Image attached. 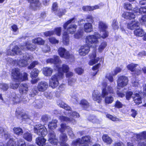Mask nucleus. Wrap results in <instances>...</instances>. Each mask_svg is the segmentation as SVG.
Wrapping results in <instances>:
<instances>
[{"label":"nucleus","mask_w":146,"mask_h":146,"mask_svg":"<svg viewBox=\"0 0 146 146\" xmlns=\"http://www.w3.org/2000/svg\"><path fill=\"white\" fill-rule=\"evenodd\" d=\"M108 26L104 22L100 21L99 23L98 28L102 35L101 36L98 33H96L94 35L87 36L86 38L85 41L86 43L89 45L97 44L98 43V39L101 38H105L107 37L108 35V32L106 31Z\"/></svg>","instance_id":"obj_1"},{"label":"nucleus","mask_w":146,"mask_h":146,"mask_svg":"<svg viewBox=\"0 0 146 146\" xmlns=\"http://www.w3.org/2000/svg\"><path fill=\"white\" fill-rule=\"evenodd\" d=\"M57 104L59 106L64 108L67 111H66L64 112L65 114L66 115L69 116L70 117L61 116H59V119L62 121H65L71 122L73 124L75 123H76V121L74 119L71 118V117H73L74 118L78 117H79V114L75 111H71V108L68 105L61 100H59L57 102Z\"/></svg>","instance_id":"obj_2"},{"label":"nucleus","mask_w":146,"mask_h":146,"mask_svg":"<svg viewBox=\"0 0 146 146\" xmlns=\"http://www.w3.org/2000/svg\"><path fill=\"white\" fill-rule=\"evenodd\" d=\"M102 96L105 98L104 101L106 104H111L113 101L114 99L112 96H108V94H113V91L112 88L110 86H107V83L104 82L102 83Z\"/></svg>","instance_id":"obj_3"},{"label":"nucleus","mask_w":146,"mask_h":146,"mask_svg":"<svg viewBox=\"0 0 146 146\" xmlns=\"http://www.w3.org/2000/svg\"><path fill=\"white\" fill-rule=\"evenodd\" d=\"M20 57L21 59L18 62L10 58L7 61L12 65H19L20 66L24 67L27 65L28 64V62H29L31 60V57L27 53L23 54V56H20Z\"/></svg>","instance_id":"obj_4"},{"label":"nucleus","mask_w":146,"mask_h":146,"mask_svg":"<svg viewBox=\"0 0 146 146\" xmlns=\"http://www.w3.org/2000/svg\"><path fill=\"white\" fill-rule=\"evenodd\" d=\"M140 4L145 6L141 7L139 9L137 7L133 9V11L137 15L145 13V14L140 20V21L142 24H144L146 23V1L141 0L139 2Z\"/></svg>","instance_id":"obj_5"},{"label":"nucleus","mask_w":146,"mask_h":146,"mask_svg":"<svg viewBox=\"0 0 146 146\" xmlns=\"http://www.w3.org/2000/svg\"><path fill=\"white\" fill-rule=\"evenodd\" d=\"M63 79V75L62 73L56 74L52 76L50 79L49 85L53 88L57 87L59 84V81Z\"/></svg>","instance_id":"obj_6"},{"label":"nucleus","mask_w":146,"mask_h":146,"mask_svg":"<svg viewBox=\"0 0 146 146\" xmlns=\"http://www.w3.org/2000/svg\"><path fill=\"white\" fill-rule=\"evenodd\" d=\"M74 17L70 19L65 23L63 25V28L64 29H67L68 32L69 33L73 34L76 31V29L77 27V26L74 24L71 25H69L68 27H67L68 25L71 23H73L74 22V20H75Z\"/></svg>","instance_id":"obj_7"},{"label":"nucleus","mask_w":146,"mask_h":146,"mask_svg":"<svg viewBox=\"0 0 146 146\" xmlns=\"http://www.w3.org/2000/svg\"><path fill=\"white\" fill-rule=\"evenodd\" d=\"M34 132L39 136H45L47 133V129L43 125H36L34 127Z\"/></svg>","instance_id":"obj_8"},{"label":"nucleus","mask_w":146,"mask_h":146,"mask_svg":"<svg viewBox=\"0 0 146 146\" xmlns=\"http://www.w3.org/2000/svg\"><path fill=\"white\" fill-rule=\"evenodd\" d=\"M6 54L7 55L14 56L15 54H19L20 56H23V54H22V51H20V48L17 46H15L12 50L7 48Z\"/></svg>","instance_id":"obj_9"},{"label":"nucleus","mask_w":146,"mask_h":146,"mask_svg":"<svg viewBox=\"0 0 146 146\" xmlns=\"http://www.w3.org/2000/svg\"><path fill=\"white\" fill-rule=\"evenodd\" d=\"M86 43L88 45H86L82 46L79 50V53L81 56H85L88 54L90 51L89 46L94 47L96 46V44H94L89 45L87 43Z\"/></svg>","instance_id":"obj_10"},{"label":"nucleus","mask_w":146,"mask_h":146,"mask_svg":"<svg viewBox=\"0 0 146 146\" xmlns=\"http://www.w3.org/2000/svg\"><path fill=\"white\" fill-rule=\"evenodd\" d=\"M128 82V80L127 77L124 76H120L117 81V88L120 89L126 86Z\"/></svg>","instance_id":"obj_11"},{"label":"nucleus","mask_w":146,"mask_h":146,"mask_svg":"<svg viewBox=\"0 0 146 146\" xmlns=\"http://www.w3.org/2000/svg\"><path fill=\"white\" fill-rule=\"evenodd\" d=\"M58 53L60 56L65 59H69L73 57V55L70 54L64 48L61 47L58 50Z\"/></svg>","instance_id":"obj_12"},{"label":"nucleus","mask_w":146,"mask_h":146,"mask_svg":"<svg viewBox=\"0 0 146 146\" xmlns=\"http://www.w3.org/2000/svg\"><path fill=\"white\" fill-rule=\"evenodd\" d=\"M121 70V69L119 67L116 68L111 73H108L106 74V77L107 78L109 81L111 82L113 81V76L116 75L118 73L120 72Z\"/></svg>","instance_id":"obj_13"},{"label":"nucleus","mask_w":146,"mask_h":146,"mask_svg":"<svg viewBox=\"0 0 146 146\" xmlns=\"http://www.w3.org/2000/svg\"><path fill=\"white\" fill-rule=\"evenodd\" d=\"M48 87V84L45 81H41L38 84L37 89L40 92H44L46 91Z\"/></svg>","instance_id":"obj_14"},{"label":"nucleus","mask_w":146,"mask_h":146,"mask_svg":"<svg viewBox=\"0 0 146 146\" xmlns=\"http://www.w3.org/2000/svg\"><path fill=\"white\" fill-rule=\"evenodd\" d=\"M140 25L139 23L136 20L130 21L127 24V28L130 30H133L138 27Z\"/></svg>","instance_id":"obj_15"},{"label":"nucleus","mask_w":146,"mask_h":146,"mask_svg":"<svg viewBox=\"0 0 146 146\" xmlns=\"http://www.w3.org/2000/svg\"><path fill=\"white\" fill-rule=\"evenodd\" d=\"M48 141L51 143L56 144L58 142V140L56 138V135L54 132L52 131H49L48 134Z\"/></svg>","instance_id":"obj_16"},{"label":"nucleus","mask_w":146,"mask_h":146,"mask_svg":"<svg viewBox=\"0 0 146 146\" xmlns=\"http://www.w3.org/2000/svg\"><path fill=\"white\" fill-rule=\"evenodd\" d=\"M60 64H58L56 65V68L58 72L57 74L62 73L63 75V78L64 77V73L67 72L69 69V68L67 65L66 64H63L62 67L60 66Z\"/></svg>","instance_id":"obj_17"},{"label":"nucleus","mask_w":146,"mask_h":146,"mask_svg":"<svg viewBox=\"0 0 146 146\" xmlns=\"http://www.w3.org/2000/svg\"><path fill=\"white\" fill-rule=\"evenodd\" d=\"M36 48V46L31 44L29 42H26L24 44L21 45L20 48L24 50H29L31 51L34 50Z\"/></svg>","instance_id":"obj_18"},{"label":"nucleus","mask_w":146,"mask_h":146,"mask_svg":"<svg viewBox=\"0 0 146 146\" xmlns=\"http://www.w3.org/2000/svg\"><path fill=\"white\" fill-rule=\"evenodd\" d=\"M90 56L91 60L89 62V64L90 65H93L94 64L97 63L99 60V58H96V50H93L92 53L90 55Z\"/></svg>","instance_id":"obj_19"},{"label":"nucleus","mask_w":146,"mask_h":146,"mask_svg":"<svg viewBox=\"0 0 146 146\" xmlns=\"http://www.w3.org/2000/svg\"><path fill=\"white\" fill-rule=\"evenodd\" d=\"M47 63H51L55 64V67H56V65L60 64L61 61L59 59V57L57 56H54V59L49 58L46 60Z\"/></svg>","instance_id":"obj_20"},{"label":"nucleus","mask_w":146,"mask_h":146,"mask_svg":"<svg viewBox=\"0 0 146 146\" xmlns=\"http://www.w3.org/2000/svg\"><path fill=\"white\" fill-rule=\"evenodd\" d=\"M19 70L17 68H14L11 71V76L13 79L18 81L20 75Z\"/></svg>","instance_id":"obj_21"},{"label":"nucleus","mask_w":146,"mask_h":146,"mask_svg":"<svg viewBox=\"0 0 146 146\" xmlns=\"http://www.w3.org/2000/svg\"><path fill=\"white\" fill-rule=\"evenodd\" d=\"M29 90V86L26 83L21 84L19 88L20 93L21 94H26Z\"/></svg>","instance_id":"obj_22"},{"label":"nucleus","mask_w":146,"mask_h":146,"mask_svg":"<svg viewBox=\"0 0 146 146\" xmlns=\"http://www.w3.org/2000/svg\"><path fill=\"white\" fill-rule=\"evenodd\" d=\"M102 94L101 96L99 92L96 90H94L92 94V98L95 100L97 101L98 103H100L102 100Z\"/></svg>","instance_id":"obj_23"},{"label":"nucleus","mask_w":146,"mask_h":146,"mask_svg":"<svg viewBox=\"0 0 146 146\" xmlns=\"http://www.w3.org/2000/svg\"><path fill=\"white\" fill-rule=\"evenodd\" d=\"M67 141V136L65 133H62L60 137V145L61 146H69L68 144L66 143Z\"/></svg>","instance_id":"obj_24"},{"label":"nucleus","mask_w":146,"mask_h":146,"mask_svg":"<svg viewBox=\"0 0 146 146\" xmlns=\"http://www.w3.org/2000/svg\"><path fill=\"white\" fill-rule=\"evenodd\" d=\"M30 7L31 9L35 10L38 9L40 6V3L38 0H34L31 2Z\"/></svg>","instance_id":"obj_25"},{"label":"nucleus","mask_w":146,"mask_h":146,"mask_svg":"<svg viewBox=\"0 0 146 146\" xmlns=\"http://www.w3.org/2000/svg\"><path fill=\"white\" fill-rule=\"evenodd\" d=\"M135 13L133 11L131 12H126L123 14L122 17L126 19H134L135 17V15L134 14Z\"/></svg>","instance_id":"obj_26"},{"label":"nucleus","mask_w":146,"mask_h":146,"mask_svg":"<svg viewBox=\"0 0 146 146\" xmlns=\"http://www.w3.org/2000/svg\"><path fill=\"white\" fill-rule=\"evenodd\" d=\"M102 139L104 143L107 145H110L113 142V140L108 135L104 134L102 137Z\"/></svg>","instance_id":"obj_27"},{"label":"nucleus","mask_w":146,"mask_h":146,"mask_svg":"<svg viewBox=\"0 0 146 146\" xmlns=\"http://www.w3.org/2000/svg\"><path fill=\"white\" fill-rule=\"evenodd\" d=\"M62 41L64 44L68 45L69 43V36L67 32H64L63 34Z\"/></svg>","instance_id":"obj_28"},{"label":"nucleus","mask_w":146,"mask_h":146,"mask_svg":"<svg viewBox=\"0 0 146 146\" xmlns=\"http://www.w3.org/2000/svg\"><path fill=\"white\" fill-rule=\"evenodd\" d=\"M52 72V69L50 68L46 67L43 69V74L46 76H51Z\"/></svg>","instance_id":"obj_29"},{"label":"nucleus","mask_w":146,"mask_h":146,"mask_svg":"<svg viewBox=\"0 0 146 146\" xmlns=\"http://www.w3.org/2000/svg\"><path fill=\"white\" fill-rule=\"evenodd\" d=\"M134 33L137 36L142 37L144 35V32L142 28H139L134 31Z\"/></svg>","instance_id":"obj_30"},{"label":"nucleus","mask_w":146,"mask_h":146,"mask_svg":"<svg viewBox=\"0 0 146 146\" xmlns=\"http://www.w3.org/2000/svg\"><path fill=\"white\" fill-rule=\"evenodd\" d=\"M46 140L43 137H38L36 140V143L39 146H42L45 145Z\"/></svg>","instance_id":"obj_31"},{"label":"nucleus","mask_w":146,"mask_h":146,"mask_svg":"<svg viewBox=\"0 0 146 146\" xmlns=\"http://www.w3.org/2000/svg\"><path fill=\"white\" fill-rule=\"evenodd\" d=\"M100 8L99 6L98 5H96L93 6H84L82 7V9L84 11H93L94 10L98 9Z\"/></svg>","instance_id":"obj_32"},{"label":"nucleus","mask_w":146,"mask_h":146,"mask_svg":"<svg viewBox=\"0 0 146 146\" xmlns=\"http://www.w3.org/2000/svg\"><path fill=\"white\" fill-rule=\"evenodd\" d=\"M84 29L86 32H90L92 31V26L90 23H86L84 25Z\"/></svg>","instance_id":"obj_33"},{"label":"nucleus","mask_w":146,"mask_h":146,"mask_svg":"<svg viewBox=\"0 0 146 146\" xmlns=\"http://www.w3.org/2000/svg\"><path fill=\"white\" fill-rule=\"evenodd\" d=\"M32 42L35 44H36L39 45L44 44V41L40 37L36 38L32 40Z\"/></svg>","instance_id":"obj_34"},{"label":"nucleus","mask_w":146,"mask_h":146,"mask_svg":"<svg viewBox=\"0 0 146 146\" xmlns=\"http://www.w3.org/2000/svg\"><path fill=\"white\" fill-rule=\"evenodd\" d=\"M57 121L56 120H52L49 122L48 125V128L50 129H53L56 128L57 127Z\"/></svg>","instance_id":"obj_35"},{"label":"nucleus","mask_w":146,"mask_h":146,"mask_svg":"<svg viewBox=\"0 0 146 146\" xmlns=\"http://www.w3.org/2000/svg\"><path fill=\"white\" fill-rule=\"evenodd\" d=\"M133 97V101L136 104H139L141 103V98L139 94H136L135 96Z\"/></svg>","instance_id":"obj_36"},{"label":"nucleus","mask_w":146,"mask_h":146,"mask_svg":"<svg viewBox=\"0 0 146 146\" xmlns=\"http://www.w3.org/2000/svg\"><path fill=\"white\" fill-rule=\"evenodd\" d=\"M14 133L17 135H22L23 132V129L20 127H15L13 129Z\"/></svg>","instance_id":"obj_37"},{"label":"nucleus","mask_w":146,"mask_h":146,"mask_svg":"<svg viewBox=\"0 0 146 146\" xmlns=\"http://www.w3.org/2000/svg\"><path fill=\"white\" fill-rule=\"evenodd\" d=\"M28 74L26 73H23L21 75V74L19 78L18 82H21L28 80Z\"/></svg>","instance_id":"obj_38"},{"label":"nucleus","mask_w":146,"mask_h":146,"mask_svg":"<svg viewBox=\"0 0 146 146\" xmlns=\"http://www.w3.org/2000/svg\"><path fill=\"white\" fill-rule=\"evenodd\" d=\"M91 137L88 135L83 137L81 139V142L87 143H89L91 141Z\"/></svg>","instance_id":"obj_39"},{"label":"nucleus","mask_w":146,"mask_h":146,"mask_svg":"<svg viewBox=\"0 0 146 146\" xmlns=\"http://www.w3.org/2000/svg\"><path fill=\"white\" fill-rule=\"evenodd\" d=\"M9 88L8 85L6 83L0 84V90L3 91H6Z\"/></svg>","instance_id":"obj_40"},{"label":"nucleus","mask_w":146,"mask_h":146,"mask_svg":"<svg viewBox=\"0 0 146 146\" xmlns=\"http://www.w3.org/2000/svg\"><path fill=\"white\" fill-rule=\"evenodd\" d=\"M80 104L84 108H86L89 106V103L85 99H83L80 101Z\"/></svg>","instance_id":"obj_41"},{"label":"nucleus","mask_w":146,"mask_h":146,"mask_svg":"<svg viewBox=\"0 0 146 146\" xmlns=\"http://www.w3.org/2000/svg\"><path fill=\"white\" fill-rule=\"evenodd\" d=\"M39 72V70L37 69H33L31 73V77L33 78H36L38 76Z\"/></svg>","instance_id":"obj_42"},{"label":"nucleus","mask_w":146,"mask_h":146,"mask_svg":"<svg viewBox=\"0 0 146 146\" xmlns=\"http://www.w3.org/2000/svg\"><path fill=\"white\" fill-rule=\"evenodd\" d=\"M107 45V44L106 42H102L99 46L98 48L99 52H101L104 50Z\"/></svg>","instance_id":"obj_43"},{"label":"nucleus","mask_w":146,"mask_h":146,"mask_svg":"<svg viewBox=\"0 0 146 146\" xmlns=\"http://www.w3.org/2000/svg\"><path fill=\"white\" fill-rule=\"evenodd\" d=\"M33 105L37 108H40L42 107V103L40 100H36L33 103Z\"/></svg>","instance_id":"obj_44"},{"label":"nucleus","mask_w":146,"mask_h":146,"mask_svg":"<svg viewBox=\"0 0 146 146\" xmlns=\"http://www.w3.org/2000/svg\"><path fill=\"white\" fill-rule=\"evenodd\" d=\"M23 137L28 141H30L32 139V135L29 133H25L23 135Z\"/></svg>","instance_id":"obj_45"},{"label":"nucleus","mask_w":146,"mask_h":146,"mask_svg":"<svg viewBox=\"0 0 146 146\" xmlns=\"http://www.w3.org/2000/svg\"><path fill=\"white\" fill-rule=\"evenodd\" d=\"M72 97L71 100L72 102L74 104L78 103V95L77 94H72L71 96Z\"/></svg>","instance_id":"obj_46"},{"label":"nucleus","mask_w":146,"mask_h":146,"mask_svg":"<svg viewBox=\"0 0 146 146\" xmlns=\"http://www.w3.org/2000/svg\"><path fill=\"white\" fill-rule=\"evenodd\" d=\"M137 138L138 139H146V131H143L140 134L137 135Z\"/></svg>","instance_id":"obj_47"},{"label":"nucleus","mask_w":146,"mask_h":146,"mask_svg":"<svg viewBox=\"0 0 146 146\" xmlns=\"http://www.w3.org/2000/svg\"><path fill=\"white\" fill-rule=\"evenodd\" d=\"M138 66L137 64H135L133 63L127 66L128 69L131 71H133L135 68Z\"/></svg>","instance_id":"obj_48"},{"label":"nucleus","mask_w":146,"mask_h":146,"mask_svg":"<svg viewBox=\"0 0 146 146\" xmlns=\"http://www.w3.org/2000/svg\"><path fill=\"white\" fill-rule=\"evenodd\" d=\"M54 35L56 34L57 35L60 36L61 34V28L60 27H57L56 28L54 31Z\"/></svg>","instance_id":"obj_49"},{"label":"nucleus","mask_w":146,"mask_h":146,"mask_svg":"<svg viewBox=\"0 0 146 146\" xmlns=\"http://www.w3.org/2000/svg\"><path fill=\"white\" fill-rule=\"evenodd\" d=\"M38 93V91L36 90V88H34L32 90L29 95L31 97H34L37 95Z\"/></svg>","instance_id":"obj_50"},{"label":"nucleus","mask_w":146,"mask_h":146,"mask_svg":"<svg viewBox=\"0 0 146 146\" xmlns=\"http://www.w3.org/2000/svg\"><path fill=\"white\" fill-rule=\"evenodd\" d=\"M19 83L16 82H13L11 83L10 86V87L13 89H16L18 88L19 85Z\"/></svg>","instance_id":"obj_51"},{"label":"nucleus","mask_w":146,"mask_h":146,"mask_svg":"<svg viewBox=\"0 0 146 146\" xmlns=\"http://www.w3.org/2000/svg\"><path fill=\"white\" fill-rule=\"evenodd\" d=\"M15 100H14L16 103H18L19 102L21 101H23L24 103H26L27 101V100L25 99V98L23 99H21L17 96H15Z\"/></svg>","instance_id":"obj_52"},{"label":"nucleus","mask_w":146,"mask_h":146,"mask_svg":"<svg viewBox=\"0 0 146 146\" xmlns=\"http://www.w3.org/2000/svg\"><path fill=\"white\" fill-rule=\"evenodd\" d=\"M81 142V139L80 138H78L75 140H74L72 142V145L73 146L77 145L78 144H80Z\"/></svg>","instance_id":"obj_53"},{"label":"nucleus","mask_w":146,"mask_h":146,"mask_svg":"<svg viewBox=\"0 0 146 146\" xmlns=\"http://www.w3.org/2000/svg\"><path fill=\"white\" fill-rule=\"evenodd\" d=\"M115 107L117 108H119L123 107V104L119 100H117L115 103Z\"/></svg>","instance_id":"obj_54"},{"label":"nucleus","mask_w":146,"mask_h":146,"mask_svg":"<svg viewBox=\"0 0 146 146\" xmlns=\"http://www.w3.org/2000/svg\"><path fill=\"white\" fill-rule=\"evenodd\" d=\"M49 40L50 42L53 44H55L56 43H58L59 42V41L56 39L54 37H51L49 38Z\"/></svg>","instance_id":"obj_55"},{"label":"nucleus","mask_w":146,"mask_h":146,"mask_svg":"<svg viewBox=\"0 0 146 146\" xmlns=\"http://www.w3.org/2000/svg\"><path fill=\"white\" fill-rule=\"evenodd\" d=\"M106 117L113 121H115L119 120V119L118 118H117L116 117H114L109 114H107L106 115Z\"/></svg>","instance_id":"obj_56"},{"label":"nucleus","mask_w":146,"mask_h":146,"mask_svg":"<svg viewBox=\"0 0 146 146\" xmlns=\"http://www.w3.org/2000/svg\"><path fill=\"white\" fill-rule=\"evenodd\" d=\"M83 35V31H78L77 33L74 35V38L76 39H78L81 38Z\"/></svg>","instance_id":"obj_57"},{"label":"nucleus","mask_w":146,"mask_h":146,"mask_svg":"<svg viewBox=\"0 0 146 146\" xmlns=\"http://www.w3.org/2000/svg\"><path fill=\"white\" fill-rule=\"evenodd\" d=\"M4 146H15V142L12 139H10L7 144Z\"/></svg>","instance_id":"obj_58"},{"label":"nucleus","mask_w":146,"mask_h":146,"mask_svg":"<svg viewBox=\"0 0 146 146\" xmlns=\"http://www.w3.org/2000/svg\"><path fill=\"white\" fill-rule=\"evenodd\" d=\"M61 128L59 129V131L61 132H64L65 130H67L66 127H69L68 126H66V124L64 123H62L60 125Z\"/></svg>","instance_id":"obj_59"},{"label":"nucleus","mask_w":146,"mask_h":146,"mask_svg":"<svg viewBox=\"0 0 146 146\" xmlns=\"http://www.w3.org/2000/svg\"><path fill=\"white\" fill-rule=\"evenodd\" d=\"M17 146H26L25 142L23 139H19L18 141Z\"/></svg>","instance_id":"obj_60"},{"label":"nucleus","mask_w":146,"mask_h":146,"mask_svg":"<svg viewBox=\"0 0 146 146\" xmlns=\"http://www.w3.org/2000/svg\"><path fill=\"white\" fill-rule=\"evenodd\" d=\"M50 119V117L47 115H44L42 116L41 117V120L44 122H46Z\"/></svg>","instance_id":"obj_61"},{"label":"nucleus","mask_w":146,"mask_h":146,"mask_svg":"<svg viewBox=\"0 0 146 146\" xmlns=\"http://www.w3.org/2000/svg\"><path fill=\"white\" fill-rule=\"evenodd\" d=\"M76 81V80L74 78H70L68 80V84L71 86H73Z\"/></svg>","instance_id":"obj_62"},{"label":"nucleus","mask_w":146,"mask_h":146,"mask_svg":"<svg viewBox=\"0 0 146 146\" xmlns=\"http://www.w3.org/2000/svg\"><path fill=\"white\" fill-rule=\"evenodd\" d=\"M75 71L76 73L79 75H81L84 72V70L81 68H76Z\"/></svg>","instance_id":"obj_63"},{"label":"nucleus","mask_w":146,"mask_h":146,"mask_svg":"<svg viewBox=\"0 0 146 146\" xmlns=\"http://www.w3.org/2000/svg\"><path fill=\"white\" fill-rule=\"evenodd\" d=\"M124 7L125 9L129 10L131 9L132 8L131 4L129 3H125L124 4Z\"/></svg>","instance_id":"obj_64"}]
</instances>
